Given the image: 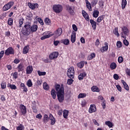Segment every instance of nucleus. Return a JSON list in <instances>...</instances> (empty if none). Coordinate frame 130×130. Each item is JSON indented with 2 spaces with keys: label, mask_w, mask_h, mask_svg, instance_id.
<instances>
[{
  "label": "nucleus",
  "mask_w": 130,
  "mask_h": 130,
  "mask_svg": "<svg viewBox=\"0 0 130 130\" xmlns=\"http://www.w3.org/2000/svg\"><path fill=\"white\" fill-rule=\"evenodd\" d=\"M66 7L67 11H68L69 13L71 14V15H74V13H75V12L74 11V9H73V8L72 7V6L69 5H66Z\"/></svg>",
  "instance_id": "nucleus-15"
},
{
  "label": "nucleus",
  "mask_w": 130,
  "mask_h": 130,
  "mask_svg": "<svg viewBox=\"0 0 130 130\" xmlns=\"http://www.w3.org/2000/svg\"><path fill=\"white\" fill-rule=\"evenodd\" d=\"M19 109L22 115H25V114L27 113V109L26 108V106L24 105L21 104L19 106Z\"/></svg>",
  "instance_id": "nucleus-9"
},
{
  "label": "nucleus",
  "mask_w": 130,
  "mask_h": 130,
  "mask_svg": "<svg viewBox=\"0 0 130 130\" xmlns=\"http://www.w3.org/2000/svg\"><path fill=\"white\" fill-rule=\"evenodd\" d=\"M121 83L123 84L125 90H126V91H129V87H128V85L127 84H126V82H125L124 80H121Z\"/></svg>",
  "instance_id": "nucleus-25"
},
{
  "label": "nucleus",
  "mask_w": 130,
  "mask_h": 130,
  "mask_svg": "<svg viewBox=\"0 0 130 130\" xmlns=\"http://www.w3.org/2000/svg\"><path fill=\"white\" fill-rule=\"evenodd\" d=\"M82 16L84 17V19L86 20V21H90V17L87 12H86L84 10L82 11Z\"/></svg>",
  "instance_id": "nucleus-16"
},
{
  "label": "nucleus",
  "mask_w": 130,
  "mask_h": 130,
  "mask_svg": "<svg viewBox=\"0 0 130 130\" xmlns=\"http://www.w3.org/2000/svg\"><path fill=\"white\" fill-rule=\"evenodd\" d=\"M8 88H10L11 90H16L17 89V86L14 84H11L10 83H8L7 84Z\"/></svg>",
  "instance_id": "nucleus-24"
},
{
  "label": "nucleus",
  "mask_w": 130,
  "mask_h": 130,
  "mask_svg": "<svg viewBox=\"0 0 130 130\" xmlns=\"http://www.w3.org/2000/svg\"><path fill=\"white\" fill-rule=\"evenodd\" d=\"M67 76L70 79H74L75 77V68L74 67H71L68 69Z\"/></svg>",
  "instance_id": "nucleus-5"
},
{
  "label": "nucleus",
  "mask_w": 130,
  "mask_h": 130,
  "mask_svg": "<svg viewBox=\"0 0 130 130\" xmlns=\"http://www.w3.org/2000/svg\"><path fill=\"white\" fill-rule=\"evenodd\" d=\"M24 23V19L21 18L19 20V27L21 28L22 27V25H23Z\"/></svg>",
  "instance_id": "nucleus-47"
},
{
  "label": "nucleus",
  "mask_w": 130,
  "mask_h": 130,
  "mask_svg": "<svg viewBox=\"0 0 130 130\" xmlns=\"http://www.w3.org/2000/svg\"><path fill=\"white\" fill-rule=\"evenodd\" d=\"M22 52L23 54H27L29 52V46L24 47Z\"/></svg>",
  "instance_id": "nucleus-27"
},
{
  "label": "nucleus",
  "mask_w": 130,
  "mask_h": 130,
  "mask_svg": "<svg viewBox=\"0 0 130 130\" xmlns=\"http://www.w3.org/2000/svg\"><path fill=\"white\" fill-rule=\"evenodd\" d=\"M44 36H46V37H47L48 38H49L50 37H51V36H53L52 34H50V32L49 31H46L43 34Z\"/></svg>",
  "instance_id": "nucleus-39"
},
{
  "label": "nucleus",
  "mask_w": 130,
  "mask_h": 130,
  "mask_svg": "<svg viewBox=\"0 0 130 130\" xmlns=\"http://www.w3.org/2000/svg\"><path fill=\"white\" fill-rule=\"evenodd\" d=\"M59 53L58 52H54L51 53L49 56L50 59H56L58 57Z\"/></svg>",
  "instance_id": "nucleus-10"
},
{
  "label": "nucleus",
  "mask_w": 130,
  "mask_h": 130,
  "mask_svg": "<svg viewBox=\"0 0 130 130\" xmlns=\"http://www.w3.org/2000/svg\"><path fill=\"white\" fill-rule=\"evenodd\" d=\"M28 6L31 10H35L36 8H38L39 6L38 5V4L37 3H28Z\"/></svg>",
  "instance_id": "nucleus-11"
},
{
  "label": "nucleus",
  "mask_w": 130,
  "mask_h": 130,
  "mask_svg": "<svg viewBox=\"0 0 130 130\" xmlns=\"http://www.w3.org/2000/svg\"><path fill=\"white\" fill-rule=\"evenodd\" d=\"M68 116H69V110H64L63 111V117L64 118H68Z\"/></svg>",
  "instance_id": "nucleus-32"
},
{
  "label": "nucleus",
  "mask_w": 130,
  "mask_h": 130,
  "mask_svg": "<svg viewBox=\"0 0 130 130\" xmlns=\"http://www.w3.org/2000/svg\"><path fill=\"white\" fill-rule=\"evenodd\" d=\"M90 23L92 26V29L93 30H96V27H97V22H96L93 19H90Z\"/></svg>",
  "instance_id": "nucleus-18"
},
{
  "label": "nucleus",
  "mask_w": 130,
  "mask_h": 130,
  "mask_svg": "<svg viewBox=\"0 0 130 130\" xmlns=\"http://www.w3.org/2000/svg\"><path fill=\"white\" fill-rule=\"evenodd\" d=\"M99 5L100 7H101V8L103 9V7H104V2H103V1L101 0L99 2Z\"/></svg>",
  "instance_id": "nucleus-52"
},
{
  "label": "nucleus",
  "mask_w": 130,
  "mask_h": 130,
  "mask_svg": "<svg viewBox=\"0 0 130 130\" xmlns=\"http://www.w3.org/2000/svg\"><path fill=\"white\" fill-rule=\"evenodd\" d=\"M92 16H93V18H98V16H99V11L94 10L93 11Z\"/></svg>",
  "instance_id": "nucleus-38"
},
{
  "label": "nucleus",
  "mask_w": 130,
  "mask_h": 130,
  "mask_svg": "<svg viewBox=\"0 0 130 130\" xmlns=\"http://www.w3.org/2000/svg\"><path fill=\"white\" fill-rule=\"evenodd\" d=\"M42 84V80H38L37 81V85L38 86H41Z\"/></svg>",
  "instance_id": "nucleus-60"
},
{
  "label": "nucleus",
  "mask_w": 130,
  "mask_h": 130,
  "mask_svg": "<svg viewBox=\"0 0 130 130\" xmlns=\"http://www.w3.org/2000/svg\"><path fill=\"white\" fill-rule=\"evenodd\" d=\"M116 87L117 89V90L119 91V92H121L122 91V88H121V86L119 85H116Z\"/></svg>",
  "instance_id": "nucleus-56"
},
{
  "label": "nucleus",
  "mask_w": 130,
  "mask_h": 130,
  "mask_svg": "<svg viewBox=\"0 0 130 130\" xmlns=\"http://www.w3.org/2000/svg\"><path fill=\"white\" fill-rule=\"evenodd\" d=\"M1 88L2 89H6V88H7V83H6V82H2V84H1Z\"/></svg>",
  "instance_id": "nucleus-50"
},
{
  "label": "nucleus",
  "mask_w": 130,
  "mask_h": 130,
  "mask_svg": "<svg viewBox=\"0 0 130 130\" xmlns=\"http://www.w3.org/2000/svg\"><path fill=\"white\" fill-rule=\"evenodd\" d=\"M20 87H21V89H23V92H25V93H27V92H28V88H27V86H26V85H25V84L21 83L20 84Z\"/></svg>",
  "instance_id": "nucleus-22"
},
{
  "label": "nucleus",
  "mask_w": 130,
  "mask_h": 130,
  "mask_svg": "<svg viewBox=\"0 0 130 130\" xmlns=\"http://www.w3.org/2000/svg\"><path fill=\"white\" fill-rule=\"evenodd\" d=\"M1 100L3 102H5V101H6V96H5L4 95H2L1 96Z\"/></svg>",
  "instance_id": "nucleus-62"
},
{
  "label": "nucleus",
  "mask_w": 130,
  "mask_h": 130,
  "mask_svg": "<svg viewBox=\"0 0 130 130\" xmlns=\"http://www.w3.org/2000/svg\"><path fill=\"white\" fill-rule=\"evenodd\" d=\"M114 34L117 36V37H119L120 35L119 32H118V27H115L113 30Z\"/></svg>",
  "instance_id": "nucleus-34"
},
{
  "label": "nucleus",
  "mask_w": 130,
  "mask_h": 130,
  "mask_svg": "<svg viewBox=\"0 0 130 130\" xmlns=\"http://www.w3.org/2000/svg\"><path fill=\"white\" fill-rule=\"evenodd\" d=\"M121 29L122 30V32H121V37L122 38H124V39H126V37L128 36V35L129 34V29H128V28L127 27L123 25Z\"/></svg>",
  "instance_id": "nucleus-2"
},
{
  "label": "nucleus",
  "mask_w": 130,
  "mask_h": 130,
  "mask_svg": "<svg viewBox=\"0 0 130 130\" xmlns=\"http://www.w3.org/2000/svg\"><path fill=\"white\" fill-rule=\"evenodd\" d=\"M38 29V26L36 24L32 25L30 27V32H36Z\"/></svg>",
  "instance_id": "nucleus-21"
},
{
  "label": "nucleus",
  "mask_w": 130,
  "mask_h": 130,
  "mask_svg": "<svg viewBox=\"0 0 130 130\" xmlns=\"http://www.w3.org/2000/svg\"><path fill=\"white\" fill-rule=\"evenodd\" d=\"M116 46H117V47H118V48H120V47L122 46V44L121 43V42L118 41L117 42Z\"/></svg>",
  "instance_id": "nucleus-54"
},
{
  "label": "nucleus",
  "mask_w": 130,
  "mask_h": 130,
  "mask_svg": "<svg viewBox=\"0 0 130 130\" xmlns=\"http://www.w3.org/2000/svg\"><path fill=\"white\" fill-rule=\"evenodd\" d=\"M104 20V16L103 15L99 16L98 19H96V22L98 23H100L101 22H102Z\"/></svg>",
  "instance_id": "nucleus-44"
},
{
  "label": "nucleus",
  "mask_w": 130,
  "mask_h": 130,
  "mask_svg": "<svg viewBox=\"0 0 130 130\" xmlns=\"http://www.w3.org/2000/svg\"><path fill=\"white\" fill-rule=\"evenodd\" d=\"M117 67V65L115 62H112L110 64V68L111 70H115Z\"/></svg>",
  "instance_id": "nucleus-42"
},
{
  "label": "nucleus",
  "mask_w": 130,
  "mask_h": 130,
  "mask_svg": "<svg viewBox=\"0 0 130 130\" xmlns=\"http://www.w3.org/2000/svg\"><path fill=\"white\" fill-rule=\"evenodd\" d=\"M17 130H23L24 129V125L20 124L16 127Z\"/></svg>",
  "instance_id": "nucleus-51"
},
{
  "label": "nucleus",
  "mask_w": 130,
  "mask_h": 130,
  "mask_svg": "<svg viewBox=\"0 0 130 130\" xmlns=\"http://www.w3.org/2000/svg\"><path fill=\"white\" fill-rule=\"evenodd\" d=\"M105 124L109 126V127H113V123L111 122L110 121H107L105 122Z\"/></svg>",
  "instance_id": "nucleus-43"
},
{
  "label": "nucleus",
  "mask_w": 130,
  "mask_h": 130,
  "mask_svg": "<svg viewBox=\"0 0 130 130\" xmlns=\"http://www.w3.org/2000/svg\"><path fill=\"white\" fill-rule=\"evenodd\" d=\"M96 56V54L95 53H91L90 55L87 56V60H91V59H93V58H95Z\"/></svg>",
  "instance_id": "nucleus-26"
},
{
  "label": "nucleus",
  "mask_w": 130,
  "mask_h": 130,
  "mask_svg": "<svg viewBox=\"0 0 130 130\" xmlns=\"http://www.w3.org/2000/svg\"><path fill=\"white\" fill-rule=\"evenodd\" d=\"M18 78V72H15L13 74V78L17 79Z\"/></svg>",
  "instance_id": "nucleus-63"
},
{
  "label": "nucleus",
  "mask_w": 130,
  "mask_h": 130,
  "mask_svg": "<svg viewBox=\"0 0 130 130\" xmlns=\"http://www.w3.org/2000/svg\"><path fill=\"white\" fill-rule=\"evenodd\" d=\"M118 61L119 63H121V62L123 61V57H122V56L118 57Z\"/></svg>",
  "instance_id": "nucleus-55"
},
{
  "label": "nucleus",
  "mask_w": 130,
  "mask_h": 130,
  "mask_svg": "<svg viewBox=\"0 0 130 130\" xmlns=\"http://www.w3.org/2000/svg\"><path fill=\"white\" fill-rule=\"evenodd\" d=\"M86 76H87V73H86V72H83V73H80V74L78 76V79L79 81L83 80L84 77H86Z\"/></svg>",
  "instance_id": "nucleus-20"
},
{
  "label": "nucleus",
  "mask_w": 130,
  "mask_h": 130,
  "mask_svg": "<svg viewBox=\"0 0 130 130\" xmlns=\"http://www.w3.org/2000/svg\"><path fill=\"white\" fill-rule=\"evenodd\" d=\"M55 89L57 92V96L59 102L61 103L64 99V88L63 86L59 84H56L55 86Z\"/></svg>",
  "instance_id": "nucleus-1"
},
{
  "label": "nucleus",
  "mask_w": 130,
  "mask_h": 130,
  "mask_svg": "<svg viewBox=\"0 0 130 130\" xmlns=\"http://www.w3.org/2000/svg\"><path fill=\"white\" fill-rule=\"evenodd\" d=\"M31 26L30 24H26L22 30V33L24 36H28L31 33Z\"/></svg>",
  "instance_id": "nucleus-3"
},
{
  "label": "nucleus",
  "mask_w": 130,
  "mask_h": 130,
  "mask_svg": "<svg viewBox=\"0 0 130 130\" xmlns=\"http://www.w3.org/2000/svg\"><path fill=\"white\" fill-rule=\"evenodd\" d=\"M84 66H85V61H81L77 64L78 68H79L80 69H83Z\"/></svg>",
  "instance_id": "nucleus-30"
},
{
  "label": "nucleus",
  "mask_w": 130,
  "mask_h": 130,
  "mask_svg": "<svg viewBox=\"0 0 130 130\" xmlns=\"http://www.w3.org/2000/svg\"><path fill=\"white\" fill-rule=\"evenodd\" d=\"M96 110L97 109L96 108V106H95V105H90L88 112L89 113H93L96 112Z\"/></svg>",
  "instance_id": "nucleus-12"
},
{
  "label": "nucleus",
  "mask_w": 130,
  "mask_h": 130,
  "mask_svg": "<svg viewBox=\"0 0 130 130\" xmlns=\"http://www.w3.org/2000/svg\"><path fill=\"white\" fill-rule=\"evenodd\" d=\"M86 96H87V94L81 93L78 95V99H80L81 98H85V97H86Z\"/></svg>",
  "instance_id": "nucleus-45"
},
{
  "label": "nucleus",
  "mask_w": 130,
  "mask_h": 130,
  "mask_svg": "<svg viewBox=\"0 0 130 130\" xmlns=\"http://www.w3.org/2000/svg\"><path fill=\"white\" fill-rule=\"evenodd\" d=\"M43 88L44 90H46V91H48L49 90V85L47 84L46 82L43 83Z\"/></svg>",
  "instance_id": "nucleus-35"
},
{
  "label": "nucleus",
  "mask_w": 130,
  "mask_h": 130,
  "mask_svg": "<svg viewBox=\"0 0 130 130\" xmlns=\"http://www.w3.org/2000/svg\"><path fill=\"white\" fill-rule=\"evenodd\" d=\"M48 120H49L48 115H47V114H45L43 119L44 123H47V122H48Z\"/></svg>",
  "instance_id": "nucleus-37"
},
{
  "label": "nucleus",
  "mask_w": 130,
  "mask_h": 130,
  "mask_svg": "<svg viewBox=\"0 0 130 130\" xmlns=\"http://www.w3.org/2000/svg\"><path fill=\"white\" fill-rule=\"evenodd\" d=\"M72 27L75 32H77L78 31V27H77V25H76V24H73Z\"/></svg>",
  "instance_id": "nucleus-58"
},
{
  "label": "nucleus",
  "mask_w": 130,
  "mask_h": 130,
  "mask_svg": "<svg viewBox=\"0 0 130 130\" xmlns=\"http://www.w3.org/2000/svg\"><path fill=\"white\" fill-rule=\"evenodd\" d=\"M71 40L72 43H75L76 42V31H73L71 36Z\"/></svg>",
  "instance_id": "nucleus-17"
},
{
  "label": "nucleus",
  "mask_w": 130,
  "mask_h": 130,
  "mask_svg": "<svg viewBox=\"0 0 130 130\" xmlns=\"http://www.w3.org/2000/svg\"><path fill=\"white\" fill-rule=\"evenodd\" d=\"M26 86L28 87V88H31L33 86V83L32 82V80L31 79H28L26 82Z\"/></svg>",
  "instance_id": "nucleus-33"
},
{
  "label": "nucleus",
  "mask_w": 130,
  "mask_h": 130,
  "mask_svg": "<svg viewBox=\"0 0 130 130\" xmlns=\"http://www.w3.org/2000/svg\"><path fill=\"white\" fill-rule=\"evenodd\" d=\"M123 43L124 45H125L126 46H128V44H129L128 41L127 40H125V39L123 40Z\"/></svg>",
  "instance_id": "nucleus-59"
},
{
  "label": "nucleus",
  "mask_w": 130,
  "mask_h": 130,
  "mask_svg": "<svg viewBox=\"0 0 130 130\" xmlns=\"http://www.w3.org/2000/svg\"><path fill=\"white\" fill-rule=\"evenodd\" d=\"M62 42L65 45H69L70 44V40L69 39L63 40Z\"/></svg>",
  "instance_id": "nucleus-46"
},
{
  "label": "nucleus",
  "mask_w": 130,
  "mask_h": 130,
  "mask_svg": "<svg viewBox=\"0 0 130 130\" xmlns=\"http://www.w3.org/2000/svg\"><path fill=\"white\" fill-rule=\"evenodd\" d=\"M91 91H92V92H100V89H99L98 87L93 86L91 87Z\"/></svg>",
  "instance_id": "nucleus-36"
},
{
  "label": "nucleus",
  "mask_w": 130,
  "mask_h": 130,
  "mask_svg": "<svg viewBox=\"0 0 130 130\" xmlns=\"http://www.w3.org/2000/svg\"><path fill=\"white\" fill-rule=\"evenodd\" d=\"M5 36L6 37H10L11 36V32L10 31H6L5 32Z\"/></svg>",
  "instance_id": "nucleus-61"
},
{
  "label": "nucleus",
  "mask_w": 130,
  "mask_h": 130,
  "mask_svg": "<svg viewBox=\"0 0 130 130\" xmlns=\"http://www.w3.org/2000/svg\"><path fill=\"white\" fill-rule=\"evenodd\" d=\"M74 82V80H73V78H71L68 80L67 81V84L68 85H72L73 84V82Z\"/></svg>",
  "instance_id": "nucleus-53"
},
{
  "label": "nucleus",
  "mask_w": 130,
  "mask_h": 130,
  "mask_svg": "<svg viewBox=\"0 0 130 130\" xmlns=\"http://www.w3.org/2000/svg\"><path fill=\"white\" fill-rule=\"evenodd\" d=\"M44 22H45V23L46 24V25H49L51 24V20H50V19H49L48 18H45Z\"/></svg>",
  "instance_id": "nucleus-40"
},
{
  "label": "nucleus",
  "mask_w": 130,
  "mask_h": 130,
  "mask_svg": "<svg viewBox=\"0 0 130 130\" xmlns=\"http://www.w3.org/2000/svg\"><path fill=\"white\" fill-rule=\"evenodd\" d=\"M17 70L19 73H20V72H23L24 70V66H23L22 64H19L17 68Z\"/></svg>",
  "instance_id": "nucleus-28"
},
{
  "label": "nucleus",
  "mask_w": 130,
  "mask_h": 130,
  "mask_svg": "<svg viewBox=\"0 0 130 130\" xmlns=\"http://www.w3.org/2000/svg\"><path fill=\"white\" fill-rule=\"evenodd\" d=\"M85 3L86 5V8L90 12H92V6H91V3H90L88 0H85Z\"/></svg>",
  "instance_id": "nucleus-23"
},
{
  "label": "nucleus",
  "mask_w": 130,
  "mask_h": 130,
  "mask_svg": "<svg viewBox=\"0 0 130 130\" xmlns=\"http://www.w3.org/2000/svg\"><path fill=\"white\" fill-rule=\"evenodd\" d=\"M104 44L105 46L102 47V48L100 49V51L102 53H104V52L108 50V43L105 42Z\"/></svg>",
  "instance_id": "nucleus-13"
},
{
  "label": "nucleus",
  "mask_w": 130,
  "mask_h": 130,
  "mask_svg": "<svg viewBox=\"0 0 130 130\" xmlns=\"http://www.w3.org/2000/svg\"><path fill=\"white\" fill-rule=\"evenodd\" d=\"M36 118H38L39 119H41V118H42V115H41V114H39L37 115Z\"/></svg>",
  "instance_id": "nucleus-64"
},
{
  "label": "nucleus",
  "mask_w": 130,
  "mask_h": 130,
  "mask_svg": "<svg viewBox=\"0 0 130 130\" xmlns=\"http://www.w3.org/2000/svg\"><path fill=\"white\" fill-rule=\"evenodd\" d=\"M33 72V67L31 66H28L26 69V75H30Z\"/></svg>",
  "instance_id": "nucleus-14"
},
{
  "label": "nucleus",
  "mask_w": 130,
  "mask_h": 130,
  "mask_svg": "<svg viewBox=\"0 0 130 130\" xmlns=\"http://www.w3.org/2000/svg\"><path fill=\"white\" fill-rule=\"evenodd\" d=\"M36 20H37V21H38L41 25H44V23L43 22V20H42V19L41 18H39L38 16H37L36 17Z\"/></svg>",
  "instance_id": "nucleus-41"
},
{
  "label": "nucleus",
  "mask_w": 130,
  "mask_h": 130,
  "mask_svg": "<svg viewBox=\"0 0 130 130\" xmlns=\"http://www.w3.org/2000/svg\"><path fill=\"white\" fill-rule=\"evenodd\" d=\"M52 10L56 14H60V13H61V12H62V10H63V7L61 5H54L52 7Z\"/></svg>",
  "instance_id": "nucleus-4"
},
{
  "label": "nucleus",
  "mask_w": 130,
  "mask_h": 130,
  "mask_svg": "<svg viewBox=\"0 0 130 130\" xmlns=\"http://www.w3.org/2000/svg\"><path fill=\"white\" fill-rule=\"evenodd\" d=\"M14 6V2H9L8 3L6 4L3 8V10L4 12L10 10L12 7Z\"/></svg>",
  "instance_id": "nucleus-7"
},
{
  "label": "nucleus",
  "mask_w": 130,
  "mask_h": 130,
  "mask_svg": "<svg viewBox=\"0 0 130 130\" xmlns=\"http://www.w3.org/2000/svg\"><path fill=\"white\" fill-rule=\"evenodd\" d=\"M38 74L39 76H45V75H46V72L38 71Z\"/></svg>",
  "instance_id": "nucleus-48"
},
{
  "label": "nucleus",
  "mask_w": 130,
  "mask_h": 130,
  "mask_svg": "<svg viewBox=\"0 0 130 130\" xmlns=\"http://www.w3.org/2000/svg\"><path fill=\"white\" fill-rule=\"evenodd\" d=\"M5 55H10L15 54V50L12 47H10L5 51Z\"/></svg>",
  "instance_id": "nucleus-8"
},
{
  "label": "nucleus",
  "mask_w": 130,
  "mask_h": 130,
  "mask_svg": "<svg viewBox=\"0 0 130 130\" xmlns=\"http://www.w3.org/2000/svg\"><path fill=\"white\" fill-rule=\"evenodd\" d=\"M125 74L127 76H129L130 77V69L127 68L125 70Z\"/></svg>",
  "instance_id": "nucleus-57"
},
{
  "label": "nucleus",
  "mask_w": 130,
  "mask_h": 130,
  "mask_svg": "<svg viewBox=\"0 0 130 130\" xmlns=\"http://www.w3.org/2000/svg\"><path fill=\"white\" fill-rule=\"evenodd\" d=\"M61 34H62V29L61 28H58L53 34H52V35L54 36V38H58Z\"/></svg>",
  "instance_id": "nucleus-6"
},
{
  "label": "nucleus",
  "mask_w": 130,
  "mask_h": 130,
  "mask_svg": "<svg viewBox=\"0 0 130 130\" xmlns=\"http://www.w3.org/2000/svg\"><path fill=\"white\" fill-rule=\"evenodd\" d=\"M13 22V18H9L8 22V25H9V26H12Z\"/></svg>",
  "instance_id": "nucleus-49"
},
{
  "label": "nucleus",
  "mask_w": 130,
  "mask_h": 130,
  "mask_svg": "<svg viewBox=\"0 0 130 130\" xmlns=\"http://www.w3.org/2000/svg\"><path fill=\"white\" fill-rule=\"evenodd\" d=\"M49 118L50 120H51V125H53L55 123V118H54V117H53V115L52 114H50Z\"/></svg>",
  "instance_id": "nucleus-19"
},
{
  "label": "nucleus",
  "mask_w": 130,
  "mask_h": 130,
  "mask_svg": "<svg viewBox=\"0 0 130 130\" xmlns=\"http://www.w3.org/2000/svg\"><path fill=\"white\" fill-rule=\"evenodd\" d=\"M126 5H127V2H126V0H122L121 8L122 10L125 9Z\"/></svg>",
  "instance_id": "nucleus-31"
},
{
  "label": "nucleus",
  "mask_w": 130,
  "mask_h": 130,
  "mask_svg": "<svg viewBox=\"0 0 130 130\" xmlns=\"http://www.w3.org/2000/svg\"><path fill=\"white\" fill-rule=\"evenodd\" d=\"M51 95L53 99H55L56 98V91L54 89H52L51 91Z\"/></svg>",
  "instance_id": "nucleus-29"
}]
</instances>
